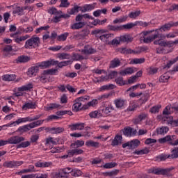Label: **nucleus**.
I'll return each mask as SVG.
<instances>
[{
    "instance_id": "nucleus-1",
    "label": "nucleus",
    "mask_w": 178,
    "mask_h": 178,
    "mask_svg": "<svg viewBox=\"0 0 178 178\" xmlns=\"http://www.w3.org/2000/svg\"><path fill=\"white\" fill-rule=\"evenodd\" d=\"M178 26V22H170L161 26L159 29H156L155 31H143L140 34V40H143V42L145 44H149L152 42L154 40L159 37V31L161 33L163 31H168L170 30V28Z\"/></svg>"
},
{
    "instance_id": "nucleus-2",
    "label": "nucleus",
    "mask_w": 178,
    "mask_h": 178,
    "mask_svg": "<svg viewBox=\"0 0 178 178\" xmlns=\"http://www.w3.org/2000/svg\"><path fill=\"white\" fill-rule=\"evenodd\" d=\"M175 44H178V40L165 42L162 40H158L154 42V45H160L156 49L157 54H169V52H172V50L167 51L166 49L175 47Z\"/></svg>"
},
{
    "instance_id": "nucleus-3",
    "label": "nucleus",
    "mask_w": 178,
    "mask_h": 178,
    "mask_svg": "<svg viewBox=\"0 0 178 178\" xmlns=\"http://www.w3.org/2000/svg\"><path fill=\"white\" fill-rule=\"evenodd\" d=\"M38 119H40V116L38 115H36L34 118H31V117L20 118L15 122L3 125L2 127L3 129H6V127H13L19 126V124L22 123H27V122H33L34 120H37Z\"/></svg>"
},
{
    "instance_id": "nucleus-4",
    "label": "nucleus",
    "mask_w": 178,
    "mask_h": 178,
    "mask_svg": "<svg viewBox=\"0 0 178 178\" xmlns=\"http://www.w3.org/2000/svg\"><path fill=\"white\" fill-rule=\"evenodd\" d=\"M44 123V120H40L38 121L33 122L30 124L19 127L16 131L18 133H26L31 129H34L35 127H38V126H41Z\"/></svg>"
},
{
    "instance_id": "nucleus-5",
    "label": "nucleus",
    "mask_w": 178,
    "mask_h": 178,
    "mask_svg": "<svg viewBox=\"0 0 178 178\" xmlns=\"http://www.w3.org/2000/svg\"><path fill=\"white\" fill-rule=\"evenodd\" d=\"M70 172H72L71 168H60L53 172L52 177L54 178H70Z\"/></svg>"
},
{
    "instance_id": "nucleus-6",
    "label": "nucleus",
    "mask_w": 178,
    "mask_h": 178,
    "mask_svg": "<svg viewBox=\"0 0 178 178\" xmlns=\"http://www.w3.org/2000/svg\"><path fill=\"white\" fill-rule=\"evenodd\" d=\"M40 38L37 35H33L25 42L24 48H26V49L38 48V47H40Z\"/></svg>"
},
{
    "instance_id": "nucleus-7",
    "label": "nucleus",
    "mask_w": 178,
    "mask_h": 178,
    "mask_svg": "<svg viewBox=\"0 0 178 178\" xmlns=\"http://www.w3.org/2000/svg\"><path fill=\"white\" fill-rule=\"evenodd\" d=\"M33 88V85L31 83L26 84L25 86H22L21 87L17 88V90L14 93L15 97H23L24 95L25 91H30Z\"/></svg>"
},
{
    "instance_id": "nucleus-8",
    "label": "nucleus",
    "mask_w": 178,
    "mask_h": 178,
    "mask_svg": "<svg viewBox=\"0 0 178 178\" xmlns=\"http://www.w3.org/2000/svg\"><path fill=\"white\" fill-rule=\"evenodd\" d=\"M173 167L167 169L152 168L148 170L149 173H154V175H168L171 170H173Z\"/></svg>"
},
{
    "instance_id": "nucleus-9",
    "label": "nucleus",
    "mask_w": 178,
    "mask_h": 178,
    "mask_svg": "<svg viewBox=\"0 0 178 178\" xmlns=\"http://www.w3.org/2000/svg\"><path fill=\"white\" fill-rule=\"evenodd\" d=\"M54 65H58V60L50 59L38 63V66L41 67V69H47V67H50V66H54Z\"/></svg>"
},
{
    "instance_id": "nucleus-10",
    "label": "nucleus",
    "mask_w": 178,
    "mask_h": 178,
    "mask_svg": "<svg viewBox=\"0 0 178 178\" xmlns=\"http://www.w3.org/2000/svg\"><path fill=\"white\" fill-rule=\"evenodd\" d=\"M118 76V72L113 71L111 72L109 75L102 76L101 77L96 79L95 80V83H102V81H108L109 79H113Z\"/></svg>"
},
{
    "instance_id": "nucleus-11",
    "label": "nucleus",
    "mask_w": 178,
    "mask_h": 178,
    "mask_svg": "<svg viewBox=\"0 0 178 178\" xmlns=\"http://www.w3.org/2000/svg\"><path fill=\"white\" fill-rule=\"evenodd\" d=\"M158 158L160 161H165L168 158H178V147L172 150L171 155L161 154L159 156Z\"/></svg>"
},
{
    "instance_id": "nucleus-12",
    "label": "nucleus",
    "mask_w": 178,
    "mask_h": 178,
    "mask_svg": "<svg viewBox=\"0 0 178 178\" xmlns=\"http://www.w3.org/2000/svg\"><path fill=\"white\" fill-rule=\"evenodd\" d=\"M163 122H164V123H166V124H170L172 127H178V119L174 120L172 116L163 118Z\"/></svg>"
},
{
    "instance_id": "nucleus-13",
    "label": "nucleus",
    "mask_w": 178,
    "mask_h": 178,
    "mask_svg": "<svg viewBox=\"0 0 178 178\" xmlns=\"http://www.w3.org/2000/svg\"><path fill=\"white\" fill-rule=\"evenodd\" d=\"M22 141H24V138L19 136H11L7 140L8 144H20Z\"/></svg>"
},
{
    "instance_id": "nucleus-14",
    "label": "nucleus",
    "mask_w": 178,
    "mask_h": 178,
    "mask_svg": "<svg viewBox=\"0 0 178 178\" xmlns=\"http://www.w3.org/2000/svg\"><path fill=\"white\" fill-rule=\"evenodd\" d=\"M137 70H138L137 67H129L120 72V74H121V76H127V75L133 74V73H136Z\"/></svg>"
},
{
    "instance_id": "nucleus-15",
    "label": "nucleus",
    "mask_w": 178,
    "mask_h": 178,
    "mask_svg": "<svg viewBox=\"0 0 178 178\" xmlns=\"http://www.w3.org/2000/svg\"><path fill=\"white\" fill-rule=\"evenodd\" d=\"M11 37H13L15 42H17V44H20L23 41H26L28 38H30V35H25L24 36H19L17 34L15 33L13 35H11Z\"/></svg>"
},
{
    "instance_id": "nucleus-16",
    "label": "nucleus",
    "mask_w": 178,
    "mask_h": 178,
    "mask_svg": "<svg viewBox=\"0 0 178 178\" xmlns=\"http://www.w3.org/2000/svg\"><path fill=\"white\" fill-rule=\"evenodd\" d=\"M40 67L38 65H35L28 69L26 74L29 77H33V76H35V74L38 73Z\"/></svg>"
},
{
    "instance_id": "nucleus-17",
    "label": "nucleus",
    "mask_w": 178,
    "mask_h": 178,
    "mask_svg": "<svg viewBox=\"0 0 178 178\" xmlns=\"http://www.w3.org/2000/svg\"><path fill=\"white\" fill-rule=\"evenodd\" d=\"M122 131L124 136H127V137H131V136H136V133H137V131L131 129V127L125 128L122 130Z\"/></svg>"
},
{
    "instance_id": "nucleus-18",
    "label": "nucleus",
    "mask_w": 178,
    "mask_h": 178,
    "mask_svg": "<svg viewBox=\"0 0 178 178\" xmlns=\"http://www.w3.org/2000/svg\"><path fill=\"white\" fill-rule=\"evenodd\" d=\"M98 105V99H94L83 106V109H90V108H95Z\"/></svg>"
},
{
    "instance_id": "nucleus-19",
    "label": "nucleus",
    "mask_w": 178,
    "mask_h": 178,
    "mask_svg": "<svg viewBox=\"0 0 178 178\" xmlns=\"http://www.w3.org/2000/svg\"><path fill=\"white\" fill-rule=\"evenodd\" d=\"M36 108L37 104L33 102H26L22 106V109L24 111H27L28 109H35Z\"/></svg>"
},
{
    "instance_id": "nucleus-20",
    "label": "nucleus",
    "mask_w": 178,
    "mask_h": 178,
    "mask_svg": "<svg viewBox=\"0 0 178 178\" xmlns=\"http://www.w3.org/2000/svg\"><path fill=\"white\" fill-rule=\"evenodd\" d=\"M81 102L77 101L76 99L74 101V104L72 105V111L74 112H80L83 109L81 106Z\"/></svg>"
},
{
    "instance_id": "nucleus-21",
    "label": "nucleus",
    "mask_w": 178,
    "mask_h": 178,
    "mask_svg": "<svg viewBox=\"0 0 178 178\" xmlns=\"http://www.w3.org/2000/svg\"><path fill=\"white\" fill-rule=\"evenodd\" d=\"M70 130L72 131H74V130H83L84 129V123H76L69 126Z\"/></svg>"
},
{
    "instance_id": "nucleus-22",
    "label": "nucleus",
    "mask_w": 178,
    "mask_h": 178,
    "mask_svg": "<svg viewBox=\"0 0 178 178\" xmlns=\"http://www.w3.org/2000/svg\"><path fill=\"white\" fill-rule=\"evenodd\" d=\"M96 51L91 46L87 45L85 46V49L82 50V53L85 55H91L92 54H95Z\"/></svg>"
},
{
    "instance_id": "nucleus-23",
    "label": "nucleus",
    "mask_w": 178,
    "mask_h": 178,
    "mask_svg": "<svg viewBox=\"0 0 178 178\" xmlns=\"http://www.w3.org/2000/svg\"><path fill=\"white\" fill-rule=\"evenodd\" d=\"M174 112H176L175 110V106H173L172 105H168L165 108L163 113V115H170V114L173 113Z\"/></svg>"
},
{
    "instance_id": "nucleus-24",
    "label": "nucleus",
    "mask_w": 178,
    "mask_h": 178,
    "mask_svg": "<svg viewBox=\"0 0 178 178\" xmlns=\"http://www.w3.org/2000/svg\"><path fill=\"white\" fill-rule=\"evenodd\" d=\"M95 8V4H87L81 7V12H90V10H93Z\"/></svg>"
},
{
    "instance_id": "nucleus-25",
    "label": "nucleus",
    "mask_w": 178,
    "mask_h": 178,
    "mask_svg": "<svg viewBox=\"0 0 178 178\" xmlns=\"http://www.w3.org/2000/svg\"><path fill=\"white\" fill-rule=\"evenodd\" d=\"M52 165L51 162H41L38 161L35 163L36 168H49Z\"/></svg>"
},
{
    "instance_id": "nucleus-26",
    "label": "nucleus",
    "mask_w": 178,
    "mask_h": 178,
    "mask_svg": "<svg viewBox=\"0 0 178 178\" xmlns=\"http://www.w3.org/2000/svg\"><path fill=\"white\" fill-rule=\"evenodd\" d=\"M104 115L102 114L101 111H94L89 113L90 118L92 119H95L97 118H102Z\"/></svg>"
},
{
    "instance_id": "nucleus-27",
    "label": "nucleus",
    "mask_w": 178,
    "mask_h": 178,
    "mask_svg": "<svg viewBox=\"0 0 178 178\" xmlns=\"http://www.w3.org/2000/svg\"><path fill=\"white\" fill-rule=\"evenodd\" d=\"M114 109L112 104H108L104 109H102V113L104 116H106V115H109Z\"/></svg>"
},
{
    "instance_id": "nucleus-28",
    "label": "nucleus",
    "mask_w": 178,
    "mask_h": 178,
    "mask_svg": "<svg viewBox=\"0 0 178 178\" xmlns=\"http://www.w3.org/2000/svg\"><path fill=\"white\" fill-rule=\"evenodd\" d=\"M2 80H3V81H13V80H16V75L5 74L2 76Z\"/></svg>"
},
{
    "instance_id": "nucleus-29",
    "label": "nucleus",
    "mask_w": 178,
    "mask_h": 178,
    "mask_svg": "<svg viewBox=\"0 0 178 178\" xmlns=\"http://www.w3.org/2000/svg\"><path fill=\"white\" fill-rule=\"evenodd\" d=\"M145 62V59L144 58H133L129 60V65H138L141 63H144Z\"/></svg>"
},
{
    "instance_id": "nucleus-30",
    "label": "nucleus",
    "mask_w": 178,
    "mask_h": 178,
    "mask_svg": "<svg viewBox=\"0 0 178 178\" xmlns=\"http://www.w3.org/2000/svg\"><path fill=\"white\" fill-rule=\"evenodd\" d=\"M59 143V140L55 138H49L46 140L47 147H49L50 144H53L54 145H56Z\"/></svg>"
},
{
    "instance_id": "nucleus-31",
    "label": "nucleus",
    "mask_w": 178,
    "mask_h": 178,
    "mask_svg": "<svg viewBox=\"0 0 178 178\" xmlns=\"http://www.w3.org/2000/svg\"><path fill=\"white\" fill-rule=\"evenodd\" d=\"M169 79H170V74L169 72H165L160 76L159 81L161 83H168Z\"/></svg>"
},
{
    "instance_id": "nucleus-32",
    "label": "nucleus",
    "mask_w": 178,
    "mask_h": 178,
    "mask_svg": "<svg viewBox=\"0 0 178 178\" xmlns=\"http://www.w3.org/2000/svg\"><path fill=\"white\" fill-rule=\"evenodd\" d=\"M126 101L123 99H117L114 100V104L116 106V108H123L124 106Z\"/></svg>"
},
{
    "instance_id": "nucleus-33",
    "label": "nucleus",
    "mask_w": 178,
    "mask_h": 178,
    "mask_svg": "<svg viewBox=\"0 0 178 178\" xmlns=\"http://www.w3.org/2000/svg\"><path fill=\"white\" fill-rule=\"evenodd\" d=\"M173 139H175V136H167L164 138H160L159 142L160 144H164V143H168V141L170 143V141H172Z\"/></svg>"
},
{
    "instance_id": "nucleus-34",
    "label": "nucleus",
    "mask_w": 178,
    "mask_h": 178,
    "mask_svg": "<svg viewBox=\"0 0 178 178\" xmlns=\"http://www.w3.org/2000/svg\"><path fill=\"white\" fill-rule=\"evenodd\" d=\"M60 104H58L56 103H51L48 104L47 106L44 107V109L46 111H51L52 109H56L58 108H60Z\"/></svg>"
},
{
    "instance_id": "nucleus-35",
    "label": "nucleus",
    "mask_w": 178,
    "mask_h": 178,
    "mask_svg": "<svg viewBox=\"0 0 178 178\" xmlns=\"http://www.w3.org/2000/svg\"><path fill=\"white\" fill-rule=\"evenodd\" d=\"M168 131H169V128L168 127H161L156 129L157 134H161V135L162 134L165 135Z\"/></svg>"
},
{
    "instance_id": "nucleus-36",
    "label": "nucleus",
    "mask_w": 178,
    "mask_h": 178,
    "mask_svg": "<svg viewBox=\"0 0 178 178\" xmlns=\"http://www.w3.org/2000/svg\"><path fill=\"white\" fill-rule=\"evenodd\" d=\"M121 42H131L133 41V38L129 35H124L120 37Z\"/></svg>"
},
{
    "instance_id": "nucleus-37",
    "label": "nucleus",
    "mask_w": 178,
    "mask_h": 178,
    "mask_svg": "<svg viewBox=\"0 0 178 178\" xmlns=\"http://www.w3.org/2000/svg\"><path fill=\"white\" fill-rule=\"evenodd\" d=\"M82 27H84V22H83L74 23L71 26L72 30H79V29H81Z\"/></svg>"
},
{
    "instance_id": "nucleus-38",
    "label": "nucleus",
    "mask_w": 178,
    "mask_h": 178,
    "mask_svg": "<svg viewBox=\"0 0 178 178\" xmlns=\"http://www.w3.org/2000/svg\"><path fill=\"white\" fill-rule=\"evenodd\" d=\"M122 136L117 135L115 136L114 140L112 142V145H119V144H122Z\"/></svg>"
},
{
    "instance_id": "nucleus-39",
    "label": "nucleus",
    "mask_w": 178,
    "mask_h": 178,
    "mask_svg": "<svg viewBox=\"0 0 178 178\" xmlns=\"http://www.w3.org/2000/svg\"><path fill=\"white\" fill-rule=\"evenodd\" d=\"M27 10V7H17L13 11V13L17 15H23V12Z\"/></svg>"
},
{
    "instance_id": "nucleus-40",
    "label": "nucleus",
    "mask_w": 178,
    "mask_h": 178,
    "mask_svg": "<svg viewBox=\"0 0 178 178\" xmlns=\"http://www.w3.org/2000/svg\"><path fill=\"white\" fill-rule=\"evenodd\" d=\"M23 165V161H11L8 163V168H17V166H20Z\"/></svg>"
},
{
    "instance_id": "nucleus-41",
    "label": "nucleus",
    "mask_w": 178,
    "mask_h": 178,
    "mask_svg": "<svg viewBox=\"0 0 178 178\" xmlns=\"http://www.w3.org/2000/svg\"><path fill=\"white\" fill-rule=\"evenodd\" d=\"M112 34L111 33H107V34H104L100 35L99 37V40H101V41H103V42H108V40L112 38Z\"/></svg>"
},
{
    "instance_id": "nucleus-42",
    "label": "nucleus",
    "mask_w": 178,
    "mask_h": 178,
    "mask_svg": "<svg viewBox=\"0 0 178 178\" xmlns=\"http://www.w3.org/2000/svg\"><path fill=\"white\" fill-rule=\"evenodd\" d=\"M70 173L72 176H74L75 177H79V176H81V175H83V172H81V170L77 168H74V169L72 168V171H70Z\"/></svg>"
},
{
    "instance_id": "nucleus-43",
    "label": "nucleus",
    "mask_w": 178,
    "mask_h": 178,
    "mask_svg": "<svg viewBox=\"0 0 178 178\" xmlns=\"http://www.w3.org/2000/svg\"><path fill=\"white\" fill-rule=\"evenodd\" d=\"M29 56H21L17 58V63H24L26 62H29Z\"/></svg>"
},
{
    "instance_id": "nucleus-44",
    "label": "nucleus",
    "mask_w": 178,
    "mask_h": 178,
    "mask_svg": "<svg viewBox=\"0 0 178 178\" xmlns=\"http://www.w3.org/2000/svg\"><path fill=\"white\" fill-rule=\"evenodd\" d=\"M136 22H135L134 23L133 22H131V23H128L127 24H124V25H122L121 26L122 27V30L123 29H127V30H129L130 29H133V27H136Z\"/></svg>"
},
{
    "instance_id": "nucleus-45",
    "label": "nucleus",
    "mask_w": 178,
    "mask_h": 178,
    "mask_svg": "<svg viewBox=\"0 0 178 178\" xmlns=\"http://www.w3.org/2000/svg\"><path fill=\"white\" fill-rule=\"evenodd\" d=\"M50 152L51 154H58L59 152H63V150L65 149L63 147H51Z\"/></svg>"
},
{
    "instance_id": "nucleus-46",
    "label": "nucleus",
    "mask_w": 178,
    "mask_h": 178,
    "mask_svg": "<svg viewBox=\"0 0 178 178\" xmlns=\"http://www.w3.org/2000/svg\"><path fill=\"white\" fill-rule=\"evenodd\" d=\"M140 13L141 11L140 10L133 11L129 14V17H130V19H136V17H138V16H140Z\"/></svg>"
},
{
    "instance_id": "nucleus-47",
    "label": "nucleus",
    "mask_w": 178,
    "mask_h": 178,
    "mask_svg": "<svg viewBox=\"0 0 178 178\" xmlns=\"http://www.w3.org/2000/svg\"><path fill=\"white\" fill-rule=\"evenodd\" d=\"M116 88V86L113 84L104 85L100 88V91H105V90H113Z\"/></svg>"
},
{
    "instance_id": "nucleus-48",
    "label": "nucleus",
    "mask_w": 178,
    "mask_h": 178,
    "mask_svg": "<svg viewBox=\"0 0 178 178\" xmlns=\"http://www.w3.org/2000/svg\"><path fill=\"white\" fill-rule=\"evenodd\" d=\"M115 83L118 84V86H126L127 85V81L123 80L122 77H118L115 79Z\"/></svg>"
},
{
    "instance_id": "nucleus-49",
    "label": "nucleus",
    "mask_w": 178,
    "mask_h": 178,
    "mask_svg": "<svg viewBox=\"0 0 178 178\" xmlns=\"http://www.w3.org/2000/svg\"><path fill=\"white\" fill-rule=\"evenodd\" d=\"M57 58L60 60H63V59H70V56L66 53H60L57 54Z\"/></svg>"
},
{
    "instance_id": "nucleus-50",
    "label": "nucleus",
    "mask_w": 178,
    "mask_h": 178,
    "mask_svg": "<svg viewBox=\"0 0 178 178\" xmlns=\"http://www.w3.org/2000/svg\"><path fill=\"white\" fill-rule=\"evenodd\" d=\"M3 52L5 56H9L10 55V53L12 52V46H6L3 49Z\"/></svg>"
},
{
    "instance_id": "nucleus-51",
    "label": "nucleus",
    "mask_w": 178,
    "mask_h": 178,
    "mask_svg": "<svg viewBox=\"0 0 178 178\" xmlns=\"http://www.w3.org/2000/svg\"><path fill=\"white\" fill-rule=\"evenodd\" d=\"M118 66H120V60L118 58H115L113 60L111 63V67L115 68L118 67Z\"/></svg>"
},
{
    "instance_id": "nucleus-52",
    "label": "nucleus",
    "mask_w": 178,
    "mask_h": 178,
    "mask_svg": "<svg viewBox=\"0 0 178 178\" xmlns=\"http://www.w3.org/2000/svg\"><path fill=\"white\" fill-rule=\"evenodd\" d=\"M107 28L111 31H120L122 30V26L108 25Z\"/></svg>"
},
{
    "instance_id": "nucleus-53",
    "label": "nucleus",
    "mask_w": 178,
    "mask_h": 178,
    "mask_svg": "<svg viewBox=\"0 0 178 178\" xmlns=\"http://www.w3.org/2000/svg\"><path fill=\"white\" fill-rule=\"evenodd\" d=\"M81 7L78 6H74V8H72L70 11L69 14L70 15H75V13H78L79 10H81Z\"/></svg>"
},
{
    "instance_id": "nucleus-54",
    "label": "nucleus",
    "mask_w": 178,
    "mask_h": 178,
    "mask_svg": "<svg viewBox=\"0 0 178 178\" xmlns=\"http://www.w3.org/2000/svg\"><path fill=\"white\" fill-rule=\"evenodd\" d=\"M86 147H98L99 143L92 140H88L86 142Z\"/></svg>"
},
{
    "instance_id": "nucleus-55",
    "label": "nucleus",
    "mask_w": 178,
    "mask_h": 178,
    "mask_svg": "<svg viewBox=\"0 0 178 178\" xmlns=\"http://www.w3.org/2000/svg\"><path fill=\"white\" fill-rule=\"evenodd\" d=\"M49 77V75H48L47 73H45V71H44V72H43V74L41 75L40 80L42 83H47Z\"/></svg>"
},
{
    "instance_id": "nucleus-56",
    "label": "nucleus",
    "mask_w": 178,
    "mask_h": 178,
    "mask_svg": "<svg viewBox=\"0 0 178 178\" xmlns=\"http://www.w3.org/2000/svg\"><path fill=\"white\" fill-rule=\"evenodd\" d=\"M47 12L48 13H49V15H59L60 13H61V11H58V10L55 7L49 8Z\"/></svg>"
},
{
    "instance_id": "nucleus-57",
    "label": "nucleus",
    "mask_w": 178,
    "mask_h": 178,
    "mask_svg": "<svg viewBox=\"0 0 178 178\" xmlns=\"http://www.w3.org/2000/svg\"><path fill=\"white\" fill-rule=\"evenodd\" d=\"M69 35V33H65L63 34H61L57 37L58 41H66V39L67 38Z\"/></svg>"
},
{
    "instance_id": "nucleus-58",
    "label": "nucleus",
    "mask_w": 178,
    "mask_h": 178,
    "mask_svg": "<svg viewBox=\"0 0 178 178\" xmlns=\"http://www.w3.org/2000/svg\"><path fill=\"white\" fill-rule=\"evenodd\" d=\"M83 145H84L83 140H76L72 145V146L74 147L75 148H79L80 147H83Z\"/></svg>"
},
{
    "instance_id": "nucleus-59",
    "label": "nucleus",
    "mask_w": 178,
    "mask_h": 178,
    "mask_svg": "<svg viewBox=\"0 0 178 178\" xmlns=\"http://www.w3.org/2000/svg\"><path fill=\"white\" fill-rule=\"evenodd\" d=\"M121 52L122 54H138V52L127 48H123Z\"/></svg>"
},
{
    "instance_id": "nucleus-60",
    "label": "nucleus",
    "mask_w": 178,
    "mask_h": 178,
    "mask_svg": "<svg viewBox=\"0 0 178 178\" xmlns=\"http://www.w3.org/2000/svg\"><path fill=\"white\" fill-rule=\"evenodd\" d=\"M83 151L82 149H75L69 152V155H80V154H83Z\"/></svg>"
},
{
    "instance_id": "nucleus-61",
    "label": "nucleus",
    "mask_w": 178,
    "mask_h": 178,
    "mask_svg": "<svg viewBox=\"0 0 178 178\" xmlns=\"http://www.w3.org/2000/svg\"><path fill=\"white\" fill-rule=\"evenodd\" d=\"M79 102H86V101H90V96L85 95L76 99Z\"/></svg>"
},
{
    "instance_id": "nucleus-62",
    "label": "nucleus",
    "mask_w": 178,
    "mask_h": 178,
    "mask_svg": "<svg viewBox=\"0 0 178 178\" xmlns=\"http://www.w3.org/2000/svg\"><path fill=\"white\" fill-rule=\"evenodd\" d=\"M145 118H147V115L142 113L140 115H138V117L137 118L135 119L134 122L140 123V122H141V120H144V119H145Z\"/></svg>"
},
{
    "instance_id": "nucleus-63",
    "label": "nucleus",
    "mask_w": 178,
    "mask_h": 178,
    "mask_svg": "<svg viewBox=\"0 0 178 178\" xmlns=\"http://www.w3.org/2000/svg\"><path fill=\"white\" fill-rule=\"evenodd\" d=\"M44 73H47L48 76H49V74L50 75L56 74L58 73V70L57 69L47 70H44Z\"/></svg>"
},
{
    "instance_id": "nucleus-64",
    "label": "nucleus",
    "mask_w": 178,
    "mask_h": 178,
    "mask_svg": "<svg viewBox=\"0 0 178 178\" xmlns=\"http://www.w3.org/2000/svg\"><path fill=\"white\" fill-rule=\"evenodd\" d=\"M131 148H134V147H138L140 144V140L135 139L130 141Z\"/></svg>"
}]
</instances>
